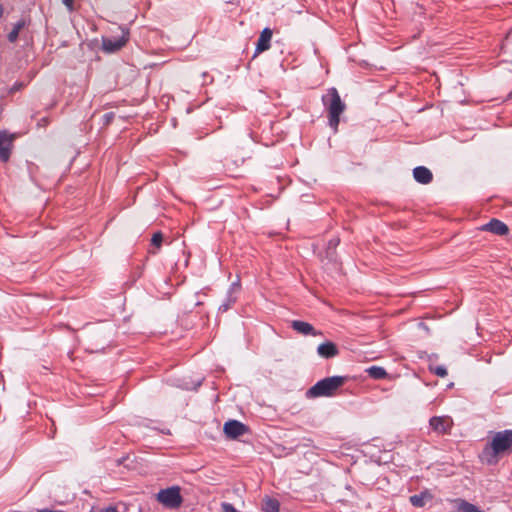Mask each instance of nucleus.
Listing matches in <instances>:
<instances>
[{
    "mask_svg": "<svg viewBox=\"0 0 512 512\" xmlns=\"http://www.w3.org/2000/svg\"><path fill=\"white\" fill-rule=\"evenodd\" d=\"M157 500L168 508H178L182 503L179 487H170L159 491Z\"/></svg>",
    "mask_w": 512,
    "mask_h": 512,
    "instance_id": "obj_4",
    "label": "nucleus"
},
{
    "mask_svg": "<svg viewBox=\"0 0 512 512\" xmlns=\"http://www.w3.org/2000/svg\"><path fill=\"white\" fill-rule=\"evenodd\" d=\"M223 430L228 438L236 439L247 432V427L237 420H229L224 424Z\"/></svg>",
    "mask_w": 512,
    "mask_h": 512,
    "instance_id": "obj_6",
    "label": "nucleus"
},
{
    "mask_svg": "<svg viewBox=\"0 0 512 512\" xmlns=\"http://www.w3.org/2000/svg\"><path fill=\"white\" fill-rule=\"evenodd\" d=\"M432 499V495L425 491L417 495H413L410 497V502L415 507H423L427 501Z\"/></svg>",
    "mask_w": 512,
    "mask_h": 512,
    "instance_id": "obj_15",
    "label": "nucleus"
},
{
    "mask_svg": "<svg viewBox=\"0 0 512 512\" xmlns=\"http://www.w3.org/2000/svg\"><path fill=\"white\" fill-rule=\"evenodd\" d=\"M367 373L374 379H383L387 376V372L384 368L379 366H372L367 369Z\"/></svg>",
    "mask_w": 512,
    "mask_h": 512,
    "instance_id": "obj_16",
    "label": "nucleus"
},
{
    "mask_svg": "<svg viewBox=\"0 0 512 512\" xmlns=\"http://www.w3.org/2000/svg\"><path fill=\"white\" fill-rule=\"evenodd\" d=\"M291 327L298 333L302 335H312L319 336L322 335L320 331L315 330V328L308 322L293 320L291 322Z\"/></svg>",
    "mask_w": 512,
    "mask_h": 512,
    "instance_id": "obj_9",
    "label": "nucleus"
},
{
    "mask_svg": "<svg viewBox=\"0 0 512 512\" xmlns=\"http://www.w3.org/2000/svg\"><path fill=\"white\" fill-rule=\"evenodd\" d=\"M162 239H163V236L161 233H155L152 237L151 242L153 245L160 247Z\"/></svg>",
    "mask_w": 512,
    "mask_h": 512,
    "instance_id": "obj_20",
    "label": "nucleus"
},
{
    "mask_svg": "<svg viewBox=\"0 0 512 512\" xmlns=\"http://www.w3.org/2000/svg\"><path fill=\"white\" fill-rule=\"evenodd\" d=\"M3 11H4L3 6H2V4L0 3V17L3 15Z\"/></svg>",
    "mask_w": 512,
    "mask_h": 512,
    "instance_id": "obj_28",
    "label": "nucleus"
},
{
    "mask_svg": "<svg viewBox=\"0 0 512 512\" xmlns=\"http://www.w3.org/2000/svg\"><path fill=\"white\" fill-rule=\"evenodd\" d=\"M482 229L496 235H506L509 231L508 226L498 219H492L489 223L485 224Z\"/></svg>",
    "mask_w": 512,
    "mask_h": 512,
    "instance_id": "obj_12",
    "label": "nucleus"
},
{
    "mask_svg": "<svg viewBox=\"0 0 512 512\" xmlns=\"http://www.w3.org/2000/svg\"><path fill=\"white\" fill-rule=\"evenodd\" d=\"M14 138V134H8L5 131L0 132V159L3 162L8 161L10 157Z\"/></svg>",
    "mask_w": 512,
    "mask_h": 512,
    "instance_id": "obj_7",
    "label": "nucleus"
},
{
    "mask_svg": "<svg viewBox=\"0 0 512 512\" xmlns=\"http://www.w3.org/2000/svg\"><path fill=\"white\" fill-rule=\"evenodd\" d=\"M99 512H118V510H117L116 506H109V507L100 509Z\"/></svg>",
    "mask_w": 512,
    "mask_h": 512,
    "instance_id": "obj_23",
    "label": "nucleus"
},
{
    "mask_svg": "<svg viewBox=\"0 0 512 512\" xmlns=\"http://www.w3.org/2000/svg\"><path fill=\"white\" fill-rule=\"evenodd\" d=\"M344 377L332 376L324 378L313 385L306 393L308 398L329 397L334 395L339 387L344 384Z\"/></svg>",
    "mask_w": 512,
    "mask_h": 512,
    "instance_id": "obj_3",
    "label": "nucleus"
},
{
    "mask_svg": "<svg viewBox=\"0 0 512 512\" xmlns=\"http://www.w3.org/2000/svg\"><path fill=\"white\" fill-rule=\"evenodd\" d=\"M419 328L425 330L427 333L429 332V328L427 327V325L423 322L419 323Z\"/></svg>",
    "mask_w": 512,
    "mask_h": 512,
    "instance_id": "obj_25",
    "label": "nucleus"
},
{
    "mask_svg": "<svg viewBox=\"0 0 512 512\" xmlns=\"http://www.w3.org/2000/svg\"><path fill=\"white\" fill-rule=\"evenodd\" d=\"M512 450V430L497 432L491 443L480 454V459L486 464H495L497 456Z\"/></svg>",
    "mask_w": 512,
    "mask_h": 512,
    "instance_id": "obj_1",
    "label": "nucleus"
},
{
    "mask_svg": "<svg viewBox=\"0 0 512 512\" xmlns=\"http://www.w3.org/2000/svg\"><path fill=\"white\" fill-rule=\"evenodd\" d=\"M413 177L418 183L421 184H428L433 179L432 172L424 166H418L414 168Z\"/></svg>",
    "mask_w": 512,
    "mask_h": 512,
    "instance_id": "obj_14",
    "label": "nucleus"
},
{
    "mask_svg": "<svg viewBox=\"0 0 512 512\" xmlns=\"http://www.w3.org/2000/svg\"><path fill=\"white\" fill-rule=\"evenodd\" d=\"M271 38H272V31L269 28H265L261 32L260 37L258 39L255 56L258 53L266 51L270 48Z\"/></svg>",
    "mask_w": 512,
    "mask_h": 512,
    "instance_id": "obj_13",
    "label": "nucleus"
},
{
    "mask_svg": "<svg viewBox=\"0 0 512 512\" xmlns=\"http://www.w3.org/2000/svg\"><path fill=\"white\" fill-rule=\"evenodd\" d=\"M453 505L455 512H483L476 505L467 502L462 498H456L450 500Z\"/></svg>",
    "mask_w": 512,
    "mask_h": 512,
    "instance_id": "obj_11",
    "label": "nucleus"
},
{
    "mask_svg": "<svg viewBox=\"0 0 512 512\" xmlns=\"http://www.w3.org/2000/svg\"><path fill=\"white\" fill-rule=\"evenodd\" d=\"M322 101L328 111L329 125L336 132L340 122V115L344 112L346 105L341 100L336 88H330L322 96Z\"/></svg>",
    "mask_w": 512,
    "mask_h": 512,
    "instance_id": "obj_2",
    "label": "nucleus"
},
{
    "mask_svg": "<svg viewBox=\"0 0 512 512\" xmlns=\"http://www.w3.org/2000/svg\"><path fill=\"white\" fill-rule=\"evenodd\" d=\"M63 4L67 7L69 11L73 10L74 0H62Z\"/></svg>",
    "mask_w": 512,
    "mask_h": 512,
    "instance_id": "obj_22",
    "label": "nucleus"
},
{
    "mask_svg": "<svg viewBox=\"0 0 512 512\" xmlns=\"http://www.w3.org/2000/svg\"><path fill=\"white\" fill-rule=\"evenodd\" d=\"M220 308L223 309L224 311H226L229 308V305L228 304H224Z\"/></svg>",
    "mask_w": 512,
    "mask_h": 512,
    "instance_id": "obj_27",
    "label": "nucleus"
},
{
    "mask_svg": "<svg viewBox=\"0 0 512 512\" xmlns=\"http://www.w3.org/2000/svg\"><path fill=\"white\" fill-rule=\"evenodd\" d=\"M263 510L265 512H278L279 502L276 499L266 498L263 503Z\"/></svg>",
    "mask_w": 512,
    "mask_h": 512,
    "instance_id": "obj_17",
    "label": "nucleus"
},
{
    "mask_svg": "<svg viewBox=\"0 0 512 512\" xmlns=\"http://www.w3.org/2000/svg\"><path fill=\"white\" fill-rule=\"evenodd\" d=\"M338 243H339V240L338 239H334V240H331L329 242V246L330 247H336L338 245Z\"/></svg>",
    "mask_w": 512,
    "mask_h": 512,
    "instance_id": "obj_24",
    "label": "nucleus"
},
{
    "mask_svg": "<svg viewBox=\"0 0 512 512\" xmlns=\"http://www.w3.org/2000/svg\"><path fill=\"white\" fill-rule=\"evenodd\" d=\"M128 41V33L122 31V36L117 38H103L102 48L107 53H114L120 50Z\"/></svg>",
    "mask_w": 512,
    "mask_h": 512,
    "instance_id": "obj_5",
    "label": "nucleus"
},
{
    "mask_svg": "<svg viewBox=\"0 0 512 512\" xmlns=\"http://www.w3.org/2000/svg\"><path fill=\"white\" fill-rule=\"evenodd\" d=\"M238 288H239L238 284H232V286H231L232 290H237Z\"/></svg>",
    "mask_w": 512,
    "mask_h": 512,
    "instance_id": "obj_26",
    "label": "nucleus"
},
{
    "mask_svg": "<svg viewBox=\"0 0 512 512\" xmlns=\"http://www.w3.org/2000/svg\"><path fill=\"white\" fill-rule=\"evenodd\" d=\"M317 353L322 358H333L339 354L337 346L330 341L320 344L317 348Z\"/></svg>",
    "mask_w": 512,
    "mask_h": 512,
    "instance_id": "obj_10",
    "label": "nucleus"
},
{
    "mask_svg": "<svg viewBox=\"0 0 512 512\" xmlns=\"http://www.w3.org/2000/svg\"><path fill=\"white\" fill-rule=\"evenodd\" d=\"M452 425L453 421L448 416H435L430 419L431 428L439 434L448 433Z\"/></svg>",
    "mask_w": 512,
    "mask_h": 512,
    "instance_id": "obj_8",
    "label": "nucleus"
},
{
    "mask_svg": "<svg viewBox=\"0 0 512 512\" xmlns=\"http://www.w3.org/2000/svg\"><path fill=\"white\" fill-rule=\"evenodd\" d=\"M24 27V22L19 21L14 25L12 31L8 34V40L10 42H15L19 36L20 30Z\"/></svg>",
    "mask_w": 512,
    "mask_h": 512,
    "instance_id": "obj_18",
    "label": "nucleus"
},
{
    "mask_svg": "<svg viewBox=\"0 0 512 512\" xmlns=\"http://www.w3.org/2000/svg\"><path fill=\"white\" fill-rule=\"evenodd\" d=\"M430 371L439 377H445L447 375V370L444 366H435V367L431 366Z\"/></svg>",
    "mask_w": 512,
    "mask_h": 512,
    "instance_id": "obj_19",
    "label": "nucleus"
},
{
    "mask_svg": "<svg viewBox=\"0 0 512 512\" xmlns=\"http://www.w3.org/2000/svg\"><path fill=\"white\" fill-rule=\"evenodd\" d=\"M90 512H95L94 509H92Z\"/></svg>",
    "mask_w": 512,
    "mask_h": 512,
    "instance_id": "obj_29",
    "label": "nucleus"
},
{
    "mask_svg": "<svg viewBox=\"0 0 512 512\" xmlns=\"http://www.w3.org/2000/svg\"><path fill=\"white\" fill-rule=\"evenodd\" d=\"M223 512H239L232 504L224 502L221 504Z\"/></svg>",
    "mask_w": 512,
    "mask_h": 512,
    "instance_id": "obj_21",
    "label": "nucleus"
}]
</instances>
